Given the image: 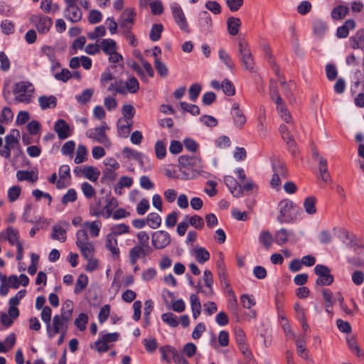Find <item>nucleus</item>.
Segmentation results:
<instances>
[{
    "label": "nucleus",
    "instance_id": "obj_1",
    "mask_svg": "<svg viewBox=\"0 0 364 364\" xmlns=\"http://www.w3.org/2000/svg\"><path fill=\"white\" fill-rule=\"evenodd\" d=\"M34 90V86L31 83L21 81L14 85L13 92L17 102L28 104L31 102Z\"/></svg>",
    "mask_w": 364,
    "mask_h": 364
},
{
    "label": "nucleus",
    "instance_id": "obj_2",
    "mask_svg": "<svg viewBox=\"0 0 364 364\" xmlns=\"http://www.w3.org/2000/svg\"><path fill=\"white\" fill-rule=\"evenodd\" d=\"M240 61L246 70L254 71L255 62L247 42L240 40L238 43Z\"/></svg>",
    "mask_w": 364,
    "mask_h": 364
},
{
    "label": "nucleus",
    "instance_id": "obj_3",
    "mask_svg": "<svg viewBox=\"0 0 364 364\" xmlns=\"http://www.w3.org/2000/svg\"><path fill=\"white\" fill-rule=\"evenodd\" d=\"M315 274L318 276L316 284L318 286H329L334 280L330 269L323 264H316L314 267Z\"/></svg>",
    "mask_w": 364,
    "mask_h": 364
},
{
    "label": "nucleus",
    "instance_id": "obj_4",
    "mask_svg": "<svg viewBox=\"0 0 364 364\" xmlns=\"http://www.w3.org/2000/svg\"><path fill=\"white\" fill-rule=\"evenodd\" d=\"M108 129L109 127L106 122H102L100 127L88 129L86 132V136L100 144L109 146L111 144V142L105 133V131Z\"/></svg>",
    "mask_w": 364,
    "mask_h": 364
},
{
    "label": "nucleus",
    "instance_id": "obj_5",
    "mask_svg": "<svg viewBox=\"0 0 364 364\" xmlns=\"http://www.w3.org/2000/svg\"><path fill=\"white\" fill-rule=\"evenodd\" d=\"M29 20L30 22L36 26L38 32L41 34L47 33L53 25L51 18L41 14L31 15Z\"/></svg>",
    "mask_w": 364,
    "mask_h": 364
},
{
    "label": "nucleus",
    "instance_id": "obj_6",
    "mask_svg": "<svg viewBox=\"0 0 364 364\" xmlns=\"http://www.w3.org/2000/svg\"><path fill=\"white\" fill-rule=\"evenodd\" d=\"M171 243L170 234L164 230H157L151 235V245L156 250H163Z\"/></svg>",
    "mask_w": 364,
    "mask_h": 364
},
{
    "label": "nucleus",
    "instance_id": "obj_7",
    "mask_svg": "<svg viewBox=\"0 0 364 364\" xmlns=\"http://www.w3.org/2000/svg\"><path fill=\"white\" fill-rule=\"evenodd\" d=\"M68 323L67 321L62 320L58 315L54 316L53 318L52 325L50 324V328H46L48 336L50 338H54V336L58 333H63L67 334L68 330Z\"/></svg>",
    "mask_w": 364,
    "mask_h": 364
},
{
    "label": "nucleus",
    "instance_id": "obj_8",
    "mask_svg": "<svg viewBox=\"0 0 364 364\" xmlns=\"http://www.w3.org/2000/svg\"><path fill=\"white\" fill-rule=\"evenodd\" d=\"M173 17L178 26L185 33L190 32L188 24L181 6L177 3L171 5Z\"/></svg>",
    "mask_w": 364,
    "mask_h": 364
},
{
    "label": "nucleus",
    "instance_id": "obj_9",
    "mask_svg": "<svg viewBox=\"0 0 364 364\" xmlns=\"http://www.w3.org/2000/svg\"><path fill=\"white\" fill-rule=\"evenodd\" d=\"M279 215L277 220L280 223H289L292 220L291 210L293 203L289 200H283L279 203Z\"/></svg>",
    "mask_w": 364,
    "mask_h": 364
},
{
    "label": "nucleus",
    "instance_id": "obj_10",
    "mask_svg": "<svg viewBox=\"0 0 364 364\" xmlns=\"http://www.w3.org/2000/svg\"><path fill=\"white\" fill-rule=\"evenodd\" d=\"M203 281L205 286L208 289V290H203L200 284V281L198 282L196 289L198 292L203 293L206 296H212L213 295V289L212 287L213 283L212 272L205 269L203 273Z\"/></svg>",
    "mask_w": 364,
    "mask_h": 364
},
{
    "label": "nucleus",
    "instance_id": "obj_11",
    "mask_svg": "<svg viewBox=\"0 0 364 364\" xmlns=\"http://www.w3.org/2000/svg\"><path fill=\"white\" fill-rule=\"evenodd\" d=\"M136 14L134 9L128 8L124 10L119 19L118 20L119 27L125 30H131V26L128 24H132L134 21Z\"/></svg>",
    "mask_w": 364,
    "mask_h": 364
},
{
    "label": "nucleus",
    "instance_id": "obj_12",
    "mask_svg": "<svg viewBox=\"0 0 364 364\" xmlns=\"http://www.w3.org/2000/svg\"><path fill=\"white\" fill-rule=\"evenodd\" d=\"M198 25L200 31L210 32L213 28V21L210 14L206 11H202L198 14Z\"/></svg>",
    "mask_w": 364,
    "mask_h": 364
},
{
    "label": "nucleus",
    "instance_id": "obj_13",
    "mask_svg": "<svg viewBox=\"0 0 364 364\" xmlns=\"http://www.w3.org/2000/svg\"><path fill=\"white\" fill-rule=\"evenodd\" d=\"M69 226L67 222H60L52 229L51 237L53 240L64 242L66 240V229Z\"/></svg>",
    "mask_w": 364,
    "mask_h": 364
},
{
    "label": "nucleus",
    "instance_id": "obj_14",
    "mask_svg": "<svg viewBox=\"0 0 364 364\" xmlns=\"http://www.w3.org/2000/svg\"><path fill=\"white\" fill-rule=\"evenodd\" d=\"M151 252L148 249L143 248L142 247L135 245L132 247L129 251V259L132 265L136 264L137 260L140 257H145L148 256Z\"/></svg>",
    "mask_w": 364,
    "mask_h": 364
},
{
    "label": "nucleus",
    "instance_id": "obj_15",
    "mask_svg": "<svg viewBox=\"0 0 364 364\" xmlns=\"http://www.w3.org/2000/svg\"><path fill=\"white\" fill-rule=\"evenodd\" d=\"M64 17L73 23H76L82 19V13L77 5L66 6L64 10Z\"/></svg>",
    "mask_w": 364,
    "mask_h": 364
},
{
    "label": "nucleus",
    "instance_id": "obj_16",
    "mask_svg": "<svg viewBox=\"0 0 364 364\" xmlns=\"http://www.w3.org/2000/svg\"><path fill=\"white\" fill-rule=\"evenodd\" d=\"M224 182L234 197L240 198L242 196V186L238 184L235 178L226 176L224 177Z\"/></svg>",
    "mask_w": 364,
    "mask_h": 364
},
{
    "label": "nucleus",
    "instance_id": "obj_17",
    "mask_svg": "<svg viewBox=\"0 0 364 364\" xmlns=\"http://www.w3.org/2000/svg\"><path fill=\"white\" fill-rule=\"evenodd\" d=\"M54 129L60 139H67L71 135L70 127L64 119H58L55 123Z\"/></svg>",
    "mask_w": 364,
    "mask_h": 364
},
{
    "label": "nucleus",
    "instance_id": "obj_18",
    "mask_svg": "<svg viewBox=\"0 0 364 364\" xmlns=\"http://www.w3.org/2000/svg\"><path fill=\"white\" fill-rule=\"evenodd\" d=\"M105 247L111 252L114 258H119L120 250L118 247V242L116 237L109 233L106 236Z\"/></svg>",
    "mask_w": 364,
    "mask_h": 364
},
{
    "label": "nucleus",
    "instance_id": "obj_19",
    "mask_svg": "<svg viewBox=\"0 0 364 364\" xmlns=\"http://www.w3.org/2000/svg\"><path fill=\"white\" fill-rule=\"evenodd\" d=\"M178 163L183 168H199L200 166V159L194 156L182 155L178 158Z\"/></svg>",
    "mask_w": 364,
    "mask_h": 364
},
{
    "label": "nucleus",
    "instance_id": "obj_20",
    "mask_svg": "<svg viewBox=\"0 0 364 364\" xmlns=\"http://www.w3.org/2000/svg\"><path fill=\"white\" fill-rule=\"evenodd\" d=\"M355 28V22L353 19H348L344 24L337 28L336 36L338 38H345L348 36L349 31Z\"/></svg>",
    "mask_w": 364,
    "mask_h": 364
},
{
    "label": "nucleus",
    "instance_id": "obj_21",
    "mask_svg": "<svg viewBox=\"0 0 364 364\" xmlns=\"http://www.w3.org/2000/svg\"><path fill=\"white\" fill-rule=\"evenodd\" d=\"M232 115L234 124L239 127H242L246 122L245 116L240 109L239 104L234 103L232 107Z\"/></svg>",
    "mask_w": 364,
    "mask_h": 364
},
{
    "label": "nucleus",
    "instance_id": "obj_22",
    "mask_svg": "<svg viewBox=\"0 0 364 364\" xmlns=\"http://www.w3.org/2000/svg\"><path fill=\"white\" fill-rule=\"evenodd\" d=\"M349 41L353 49L360 48L364 50V29L358 30L349 38Z\"/></svg>",
    "mask_w": 364,
    "mask_h": 364
},
{
    "label": "nucleus",
    "instance_id": "obj_23",
    "mask_svg": "<svg viewBox=\"0 0 364 364\" xmlns=\"http://www.w3.org/2000/svg\"><path fill=\"white\" fill-rule=\"evenodd\" d=\"M133 121L119 119L117 121L118 134L122 137H127L132 130Z\"/></svg>",
    "mask_w": 364,
    "mask_h": 364
},
{
    "label": "nucleus",
    "instance_id": "obj_24",
    "mask_svg": "<svg viewBox=\"0 0 364 364\" xmlns=\"http://www.w3.org/2000/svg\"><path fill=\"white\" fill-rule=\"evenodd\" d=\"M38 102L41 109L45 110L55 108L57 105V99L53 95H42L38 97Z\"/></svg>",
    "mask_w": 364,
    "mask_h": 364
},
{
    "label": "nucleus",
    "instance_id": "obj_25",
    "mask_svg": "<svg viewBox=\"0 0 364 364\" xmlns=\"http://www.w3.org/2000/svg\"><path fill=\"white\" fill-rule=\"evenodd\" d=\"M192 255L200 264H204L210 259L209 252L204 247H197L192 250Z\"/></svg>",
    "mask_w": 364,
    "mask_h": 364
},
{
    "label": "nucleus",
    "instance_id": "obj_26",
    "mask_svg": "<svg viewBox=\"0 0 364 364\" xmlns=\"http://www.w3.org/2000/svg\"><path fill=\"white\" fill-rule=\"evenodd\" d=\"M98 43H100V49H102L106 55L113 53L114 50L117 49V43L113 39H102L98 41Z\"/></svg>",
    "mask_w": 364,
    "mask_h": 364
},
{
    "label": "nucleus",
    "instance_id": "obj_27",
    "mask_svg": "<svg viewBox=\"0 0 364 364\" xmlns=\"http://www.w3.org/2000/svg\"><path fill=\"white\" fill-rule=\"evenodd\" d=\"M18 239V231L16 229H14L12 226H9L5 230L4 240H7L12 246L14 245L17 246V242H20Z\"/></svg>",
    "mask_w": 364,
    "mask_h": 364
},
{
    "label": "nucleus",
    "instance_id": "obj_28",
    "mask_svg": "<svg viewBox=\"0 0 364 364\" xmlns=\"http://www.w3.org/2000/svg\"><path fill=\"white\" fill-rule=\"evenodd\" d=\"M227 26L229 33L231 36H235L238 33L241 21L239 18L231 16L227 20Z\"/></svg>",
    "mask_w": 364,
    "mask_h": 364
},
{
    "label": "nucleus",
    "instance_id": "obj_29",
    "mask_svg": "<svg viewBox=\"0 0 364 364\" xmlns=\"http://www.w3.org/2000/svg\"><path fill=\"white\" fill-rule=\"evenodd\" d=\"M326 23L321 19H315L313 21L314 33L318 38H322L327 31Z\"/></svg>",
    "mask_w": 364,
    "mask_h": 364
},
{
    "label": "nucleus",
    "instance_id": "obj_30",
    "mask_svg": "<svg viewBox=\"0 0 364 364\" xmlns=\"http://www.w3.org/2000/svg\"><path fill=\"white\" fill-rule=\"evenodd\" d=\"M82 174L85 178L95 182L99 178L100 172L97 168L91 166H87L83 168Z\"/></svg>",
    "mask_w": 364,
    "mask_h": 364
},
{
    "label": "nucleus",
    "instance_id": "obj_31",
    "mask_svg": "<svg viewBox=\"0 0 364 364\" xmlns=\"http://www.w3.org/2000/svg\"><path fill=\"white\" fill-rule=\"evenodd\" d=\"M185 220H187L188 225L193 227L197 230H202L204 227V220L202 217L198 215L189 216L185 215Z\"/></svg>",
    "mask_w": 364,
    "mask_h": 364
},
{
    "label": "nucleus",
    "instance_id": "obj_32",
    "mask_svg": "<svg viewBox=\"0 0 364 364\" xmlns=\"http://www.w3.org/2000/svg\"><path fill=\"white\" fill-rule=\"evenodd\" d=\"M117 177V173L115 172V170H112L110 168H105L102 171V176L101 177V182L102 183L109 184L114 181Z\"/></svg>",
    "mask_w": 364,
    "mask_h": 364
},
{
    "label": "nucleus",
    "instance_id": "obj_33",
    "mask_svg": "<svg viewBox=\"0 0 364 364\" xmlns=\"http://www.w3.org/2000/svg\"><path fill=\"white\" fill-rule=\"evenodd\" d=\"M291 235V232L282 228L276 232L275 242L279 245H283L288 241L289 237Z\"/></svg>",
    "mask_w": 364,
    "mask_h": 364
},
{
    "label": "nucleus",
    "instance_id": "obj_34",
    "mask_svg": "<svg viewBox=\"0 0 364 364\" xmlns=\"http://www.w3.org/2000/svg\"><path fill=\"white\" fill-rule=\"evenodd\" d=\"M118 206V201L115 198H110L107 200V204L102 210L105 218H109L114 208Z\"/></svg>",
    "mask_w": 364,
    "mask_h": 364
},
{
    "label": "nucleus",
    "instance_id": "obj_35",
    "mask_svg": "<svg viewBox=\"0 0 364 364\" xmlns=\"http://www.w3.org/2000/svg\"><path fill=\"white\" fill-rule=\"evenodd\" d=\"M87 150L85 145L80 144L77 146L76 156L74 159L75 164H79L85 162L87 159Z\"/></svg>",
    "mask_w": 364,
    "mask_h": 364
},
{
    "label": "nucleus",
    "instance_id": "obj_36",
    "mask_svg": "<svg viewBox=\"0 0 364 364\" xmlns=\"http://www.w3.org/2000/svg\"><path fill=\"white\" fill-rule=\"evenodd\" d=\"M161 320L172 328H176L178 326L179 321L178 317L173 313L167 312L161 315Z\"/></svg>",
    "mask_w": 364,
    "mask_h": 364
},
{
    "label": "nucleus",
    "instance_id": "obj_37",
    "mask_svg": "<svg viewBox=\"0 0 364 364\" xmlns=\"http://www.w3.org/2000/svg\"><path fill=\"white\" fill-rule=\"evenodd\" d=\"M296 346L297 354L301 358L307 359L309 356V352L306 348V341L304 338H299L296 340Z\"/></svg>",
    "mask_w": 364,
    "mask_h": 364
},
{
    "label": "nucleus",
    "instance_id": "obj_38",
    "mask_svg": "<svg viewBox=\"0 0 364 364\" xmlns=\"http://www.w3.org/2000/svg\"><path fill=\"white\" fill-rule=\"evenodd\" d=\"M130 231V228L129 225L121 223L118 225H114L111 228L110 235L117 237L118 235H121L123 234L129 233Z\"/></svg>",
    "mask_w": 364,
    "mask_h": 364
},
{
    "label": "nucleus",
    "instance_id": "obj_39",
    "mask_svg": "<svg viewBox=\"0 0 364 364\" xmlns=\"http://www.w3.org/2000/svg\"><path fill=\"white\" fill-rule=\"evenodd\" d=\"M138 239L137 246L142 247L143 248L148 249L149 252H152L151 248L149 245V236L145 231H140L136 235Z\"/></svg>",
    "mask_w": 364,
    "mask_h": 364
},
{
    "label": "nucleus",
    "instance_id": "obj_40",
    "mask_svg": "<svg viewBox=\"0 0 364 364\" xmlns=\"http://www.w3.org/2000/svg\"><path fill=\"white\" fill-rule=\"evenodd\" d=\"M125 91L129 93H136L139 89V84L137 79L134 77H129L125 82L124 85Z\"/></svg>",
    "mask_w": 364,
    "mask_h": 364
},
{
    "label": "nucleus",
    "instance_id": "obj_41",
    "mask_svg": "<svg viewBox=\"0 0 364 364\" xmlns=\"http://www.w3.org/2000/svg\"><path fill=\"white\" fill-rule=\"evenodd\" d=\"M316 198L311 196L307 197L304 202V208L306 213L313 215L316 212Z\"/></svg>",
    "mask_w": 364,
    "mask_h": 364
},
{
    "label": "nucleus",
    "instance_id": "obj_42",
    "mask_svg": "<svg viewBox=\"0 0 364 364\" xmlns=\"http://www.w3.org/2000/svg\"><path fill=\"white\" fill-rule=\"evenodd\" d=\"M87 284L88 277L84 274H80L75 283L74 289L75 294H80L84 289L86 288Z\"/></svg>",
    "mask_w": 364,
    "mask_h": 364
},
{
    "label": "nucleus",
    "instance_id": "obj_43",
    "mask_svg": "<svg viewBox=\"0 0 364 364\" xmlns=\"http://www.w3.org/2000/svg\"><path fill=\"white\" fill-rule=\"evenodd\" d=\"M16 177L18 181H27L35 182L38 179V176L33 174V171H18Z\"/></svg>",
    "mask_w": 364,
    "mask_h": 364
},
{
    "label": "nucleus",
    "instance_id": "obj_44",
    "mask_svg": "<svg viewBox=\"0 0 364 364\" xmlns=\"http://www.w3.org/2000/svg\"><path fill=\"white\" fill-rule=\"evenodd\" d=\"M348 13V8L346 6L335 7L331 11V16L333 19L339 20L343 18Z\"/></svg>",
    "mask_w": 364,
    "mask_h": 364
},
{
    "label": "nucleus",
    "instance_id": "obj_45",
    "mask_svg": "<svg viewBox=\"0 0 364 364\" xmlns=\"http://www.w3.org/2000/svg\"><path fill=\"white\" fill-rule=\"evenodd\" d=\"M149 225L152 229L158 228L161 223V218L160 215L156 213H151L147 215L146 218Z\"/></svg>",
    "mask_w": 364,
    "mask_h": 364
},
{
    "label": "nucleus",
    "instance_id": "obj_46",
    "mask_svg": "<svg viewBox=\"0 0 364 364\" xmlns=\"http://www.w3.org/2000/svg\"><path fill=\"white\" fill-rule=\"evenodd\" d=\"M270 96L272 100L277 105V107H279L280 105L283 104V101L282 97H280L277 85L274 82H271L270 87H269Z\"/></svg>",
    "mask_w": 364,
    "mask_h": 364
},
{
    "label": "nucleus",
    "instance_id": "obj_47",
    "mask_svg": "<svg viewBox=\"0 0 364 364\" xmlns=\"http://www.w3.org/2000/svg\"><path fill=\"white\" fill-rule=\"evenodd\" d=\"M273 171L274 173L277 175L280 179L282 180L287 178L288 172L284 164L279 161L274 164L273 165Z\"/></svg>",
    "mask_w": 364,
    "mask_h": 364
},
{
    "label": "nucleus",
    "instance_id": "obj_48",
    "mask_svg": "<svg viewBox=\"0 0 364 364\" xmlns=\"http://www.w3.org/2000/svg\"><path fill=\"white\" fill-rule=\"evenodd\" d=\"M84 227L89 228L90 232L92 237H97L100 234L101 222L96 220L94 222H85L83 223Z\"/></svg>",
    "mask_w": 364,
    "mask_h": 364
},
{
    "label": "nucleus",
    "instance_id": "obj_49",
    "mask_svg": "<svg viewBox=\"0 0 364 364\" xmlns=\"http://www.w3.org/2000/svg\"><path fill=\"white\" fill-rule=\"evenodd\" d=\"M277 111L279 113L280 117L287 123L289 124L294 128V124L291 120L290 112L287 109L284 104L277 107Z\"/></svg>",
    "mask_w": 364,
    "mask_h": 364
},
{
    "label": "nucleus",
    "instance_id": "obj_50",
    "mask_svg": "<svg viewBox=\"0 0 364 364\" xmlns=\"http://www.w3.org/2000/svg\"><path fill=\"white\" fill-rule=\"evenodd\" d=\"M60 179L57 181V188H61V181L70 178V169L68 165H62L58 171Z\"/></svg>",
    "mask_w": 364,
    "mask_h": 364
},
{
    "label": "nucleus",
    "instance_id": "obj_51",
    "mask_svg": "<svg viewBox=\"0 0 364 364\" xmlns=\"http://www.w3.org/2000/svg\"><path fill=\"white\" fill-rule=\"evenodd\" d=\"M164 27L161 23L154 24L150 31L149 38L152 41H157L161 38Z\"/></svg>",
    "mask_w": 364,
    "mask_h": 364
},
{
    "label": "nucleus",
    "instance_id": "obj_52",
    "mask_svg": "<svg viewBox=\"0 0 364 364\" xmlns=\"http://www.w3.org/2000/svg\"><path fill=\"white\" fill-rule=\"evenodd\" d=\"M259 242L266 249H269L272 245L273 238L272 234L269 231H262L259 237Z\"/></svg>",
    "mask_w": 364,
    "mask_h": 364
},
{
    "label": "nucleus",
    "instance_id": "obj_53",
    "mask_svg": "<svg viewBox=\"0 0 364 364\" xmlns=\"http://www.w3.org/2000/svg\"><path fill=\"white\" fill-rule=\"evenodd\" d=\"M76 245L77 247L81 245H87V243H91L89 240L87 232L85 230L81 229L76 232Z\"/></svg>",
    "mask_w": 364,
    "mask_h": 364
},
{
    "label": "nucleus",
    "instance_id": "obj_54",
    "mask_svg": "<svg viewBox=\"0 0 364 364\" xmlns=\"http://www.w3.org/2000/svg\"><path fill=\"white\" fill-rule=\"evenodd\" d=\"M94 93V90L91 88L86 89L83 90L81 95H76L75 99L76 100L80 103V104H85L88 102L92 95Z\"/></svg>",
    "mask_w": 364,
    "mask_h": 364
},
{
    "label": "nucleus",
    "instance_id": "obj_55",
    "mask_svg": "<svg viewBox=\"0 0 364 364\" xmlns=\"http://www.w3.org/2000/svg\"><path fill=\"white\" fill-rule=\"evenodd\" d=\"M88 322V316L85 313L79 314L78 317L75 318L74 324L80 331H83L86 329V324Z\"/></svg>",
    "mask_w": 364,
    "mask_h": 364
},
{
    "label": "nucleus",
    "instance_id": "obj_56",
    "mask_svg": "<svg viewBox=\"0 0 364 364\" xmlns=\"http://www.w3.org/2000/svg\"><path fill=\"white\" fill-rule=\"evenodd\" d=\"M218 54L220 60L225 64V65L229 69H232L234 67V63L230 55L223 49H220Z\"/></svg>",
    "mask_w": 364,
    "mask_h": 364
},
{
    "label": "nucleus",
    "instance_id": "obj_57",
    "mask_svg": "<svg viewBox=\"0 0 364 364\" xmlns=\"http://www.w3.org/2000/svg\"><path fill=\"white\" fill-rule=\"evenodd\" d=\"M0 27L1 32L6 35L11 34L15 31V24L8 19L2 21Z\"/></svg>",
    "mask_w": 364,
    "mask_h": 364
},
{
    "label": "nucleus",
    "instance_id": "obj_58",
    "mask_svg": "<svg viewBox=\"0 0 364 364\" xmlns=\"http://www.w3.org/2000/svg\"><path fill=\"white\" fill-rule=\"evenodd\" d=\"M85 259H90L93 257L95 248L92 243H87V245L78 247Z\"/></svg>",
    "mask_w": 364,
    "mask_h": 364
},
{
    "label": "nucleus",
    "instance_id": "obj_59",
    "mask_svg": "<svg viewBox=\"0 0 364 364\" xmlns=\"http://www.w3.org/2000/svg\"><path fill=\"white\" fill-rule=\"evenodd\" d=\"M123 119L132 121V118L135 114V109L131 105H124L122 109Z\"/></svg>",
    "mask_w": 364,
    "mask_h": 364
},
{
    "label": "nucleus",
    "instance_id": "obj_60",
    "mask_svg": "<svg viewBox=\"0 0 364 364\" xmlns=\"http://www.w3.org/2000/svg\"><path fill=\"white\" fill-rule=\"evenodd\" d=\"M14 114L10 107H5L3 108L0 114V122L8 124L13 119Z\"/></svg>",
    "mask_w": 364,
    "mask_h": 364
},
{
    "label": "nucleus",
    "instance_id": "obj_61",
    "mask_svg": "<svg viewBox=\"0 0 364 364\" xmlns=\"http://www.w3.org/2000/svg\"><path fill=\"white\" fill-rule=\"evenodd\" d=\"M221 88L223 92L228 96H232L235 93L234 85L228 79L223 81Z\"/></svg>",
    "mask_w": 364,
    "mask_h": 364
},
{
    "label": "nucleus",
    "instance_id": "obj_62",
    "mask_svg": "<svg viewBox=\"0 0 364 364\" xmlns=\"http://www.w3.org/2000/svg\"><path fill=\"white\" fill-rule=\"evenodd\" d=\"M155 154L158 159H161L165 157L166 154V147L162 141H157L154 146Z\"/></svg>",
    "mask_w": 364,
    "mask_h": 364
},
{
    "label": "nucleus",
    "instance_id": "obj_63",
    "mask_svg": "<svg viewBox=\"0 0 364 364\" xmlns=\"http://www.w3.org/2000/svg\"><path fill=\"white\" fill-rule=\"evenodd\" d=\"M154 65L156 70L159 73L161 77H166L168 74V70L167 66L161 62L159 58H155Z\"/></svg>",
    "mask_w": 364,
    "mask_h": 364
},
{
    "label": "nucleus",
    "instance_id": "obj_64",
    "mask_svg": "<svg viewBox=\"0 0 364 364\" xmlns=\"http://www.w3.org/2000/svg\"><path fill=\"white\" fill-rule=\"evenodd\" d=\"M201 86L199 84H193L188 90V94H189V98L192 102H196L198 99L200 91H201Z\"/></svg>",
    "mask_w": 364,
    "mask_h": 364
}]
</instances>
